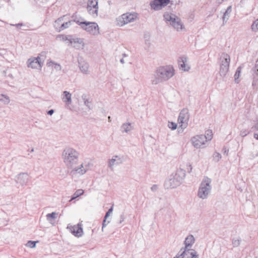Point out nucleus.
Masks as SVG:
<instances>
[{
	"mask_svg": "<svg viewBox=\"0 0 258 258\" xmlns=\"http://www.w3.org/2000/svg\"><path fill=\"white\" fill-rule=\"evenodd\" d=\"M174 75V70L171 66L158 67L151 77V82L153 85H157L167 81Z\"/></svg>",
	"mask_w": 258,
	"mask_h": 258,
	"instance_id": "f257e3e1",
	"label": "nucleus"
},
{
	"mask_svg": "<svg viewBox=\"0 0 258 258\" xmlns=\"http://www.w3.org/2000/svg\"><path fill=\"white\" fill-rule=\"evenodd\" d=\"M185 176V171L179 168L172 172L165 180L164 186L166 189L174 188L179 186Z\"/></svg>",
	"mask_w": 258,
	"mask_h": 258,
	"instance_id": "f03ea898",
	"label": "nucleus"
},
{
	"mask_svg": "<svg viewBox=\"0 0 258 258\" xmlns=\"http://www.w3.org/2000/svg\"><path fill=\"white\" fill-rule=\"evenodd\" d=\"M79 152L71 148H66L62 152V158L68 168H73L79 161Z\"/></svg>",
	"mask_w": 258,
	"mask_h": 258,
	"instance_id": "7ed1b4c3",
	"label": "nucleus"
},
{
	"mask_svg": "<svg viewBox=\"0 0 258 258\" xmlns=\"http://www.w3.org/2000/svg\"><path fill=\"white\" fill-rule=\"evenodd\" d=\"M211 179L207 177H204L200 184L198 191V197L202 200L207 199L210 195L212 190Z\"/></svg>",
	"mask_w": 258,
	"mask_h": 258,
	"instance_id": "20e7f679",
	"label": "nucleus"
},
{
	"mask_svg": "<svg viewBox=\"0 0 258 258\" xmlns=\"http://www.w3.org/2000/svg\"><path fill=\"white\" fill-rule=\"evenodd\" d=\"M164 18L167 22H169L177 31L185 30L184 26L181 19L174 14L166 13L164 14Z\"/></svg>",
	"mask_w": 258,
	"mask_h": 258,
	"instance_id": "39448f33",
	"label": "nucleus"
},
{
	"mask_svg": "<svg viewBox=\"0 0 258 258\" xmlns=\"http://www.w3.org/2000/svg\"><path fill=\"white\" fill-rule=\"evenodd\" d=\"M230 61V56L226 53H222L220 57L219 74L221 77H226L229 71Z\"/></svg>",
	"mask_w": 258,
	"mask_h": 258,
	"instance_id": "423d86ee",
	"label": "nucleus"
},
{
	"mask_svg": "<svg viewBox=\"0 0 258 258\" xmlns=\"http://www.w3.org/2000/svg\"><path fill=\"white\" fill-rule=\"evenodd\" d=\"M76 23L80 25L82 29L91 34L96 35L99 33V26L95 22H89L78 20L76 21Z\"/></svg>",
	"mask_w": 258,
	"mask_h": 258,
	"instance_id": "0eeeda50",
	"label": "nucleus"
},
{
	"mask_svg": "<svg viewBox=\"0 0 258 258\" xmlns=\"http://www.w3.org/2000/svg\"><path fill=\"white\" fill-rule=\"evenodd\" d=\"M137 17L136 13H125L117 17L116 19V25L122 27L129 23L134 21Z\"/></svg>",
	"mask_w": 258,
	"mask_h": 258,
	"instance_id": "6e6552de",
	"label": "nucleus"
},
{
	"mask_svg": "<svg viewBox=\"0 0 258 258\" xmlns=\"http://www.w3.org/2000/svg\"><path fill=\"white\" fill-rule=\"evenodd\" d=\"M189 115L188 110L186 109H183L179 113L178 121L180 124L181 129H178V132H182L183 130L185 128L188 124Z\"/></svg>",
	"mask_w": 258,
	"mask_h": 258,
	"instance_id": "1a4fd4ad",
	"label": "nucleus"
},
{
	"mask_svg": "<svg viewBox=\"0 0 258 258\" xmlns=\"http://www.w3.org/2000/svg\"><path fill=\"white\" fill-rule=\"evenodd\" d=\"M98 0H88L87 9L89 14L93 18L98 16Z\"/></svg>",
	"mask_w": 258,
	"mask_h": 258,
	"instance_id": "9d476101",
	"label": "nucleus"
},
{
	"mask_svg": "<svg viewBox=\"0 0 258 258\" xmlns=\"http://www.w3.org/2000/svg\"><path fill=\"white\" fill-rule=\"evenodd\" d=\"M170 3V0H152L150 2L151 10L158 11L161 10Z\"/></svg>",
	"mask_w": 258,
	"mask_h": 258,
	"instance_id": "9b49d317",
	"label": "nucleus"
},
{
	"mask_svg": "<svg viewBox=\"0 0 258 258\" xmlns=\"http://www.w3.org/2000/svg\"><path fill=\"white\" fill-rule=\"evenodd\" d=\"M191 142L194 147L202 148L206 142V138L203 135H197L191 138Z\"/></svg>",
	"mask_w": 258,
	"mask_h": 258,
	"instance_id": "f8f14e48",
	"label": "nucleus"
},
{
	"mask_svg": "<svg viewBox=\"0 0 258 258\" xmlns=\"http://www.w3.org/2000/svg\"><path fill=\"white\" fill-rule=\"evenodd\" d=\"M42 64L43 61L39 56L37 57L30 58L27 61L28 67L33 69H40L41 68Z\"/></svg>",
	"mask_w": 258,
	"mask_h": 258,
	"instance_id": "ddd939ff",
	"label": "nucleus"
},
{
	"mask_svg": "<svg viewBox=\"0 0 258 258\" xmlns=\"http://www.w3.org/2000/svg\"><path fill=\"white\" fill-rule=\"evenodd\" d=\"M72 170L70 172V174L73 176H77L78 175H82L84 174L88 170L87 166H84L83 164H81L79 166L73 167L71 168Z\"/></svg>",
	"mask_w": 258,
	"mask_h": 258,
	"instance_id": "4468645a",
	"label": "nucleus"
},
{
	"mask_svg": "<svg viewBox=\"0 0 258 258\" xmlns=\"http://www.w3.org/2000/svg\"><path fill=\"white\" fill-rule=\"evenodd\" d=\"M63 40H68L73 46L77 49H83L84 44L82 39L79 38H75L68 39L67 37L62 38Z\"/></svg>",
	"mask_w": 258,
	"mask_h": 258,
	"instance_id": "2eb2a0df",
	"label": "nucleus"
},
{
	"mask_svg": "<svg viewBox=\"0 0 258 258\" xmlns=\"http://www.w3.org/2000/svg\"><path fill=\"white\" fill-rule=\"evenodd\" d=\"M67 229L73 234L75 236H81L83 233V228L81 224H78L77 225L72 226L69 225Z\"/></svg>",
	"mask_w": 258,
	"mask_h": 258,
	"instance_id": "dca6fc26",
	"label": "nucleus"
},
{
	"mask_svg": "<svg viewBox=\"0 0 258 258\" xmlns=\"http://www.w3.org/2000/svg\"><path fill=\"white\" fill-rule=\"evenodd\" d=\"M182 254L184 258H199V255L195 250L190 248L182 247Z\"/></svg>",
	"mask_w": 258,
	"mask_h": 258,
	"instance_id": "f3484780",
	"label": "nucleus"
},
{
	"mask_svg": "<svg viewBox=\"0 0 258 258\" xmlns=\"http://www.w3.org/2000/svg\"><path fill=\"white\" fill-rule=\"evenodd\" d=\"M28 180V174L27 173L24 172L19 174L15 179L16 182L22 186L26 185Z\"/></svg>",
	"mask_w": 258,
	"mask_h": 258,
	"instance_id": "a211bd4d",
	"label": "nucleus"
},
{
	"mask_svg": "<svg viewBox=\"0 0 258 258\" xmlns=\"http://www.w3.org/2000/svg\"><path fill=\"white\" fill-rule=\"evenodd\" d=\"M123 162V160L121 158L118 156H114L112 157V159H109L108 161V167L113 169V166L114 165H118L121 164Z\"/></svg>",
	"mask_w": 258,
	"mask_h": 258,
	"instance_id": "6ab92c4d",
	"label": "nucleus"
},
{
	"mask_svg": "<svg viewBox=\"0 0 258 258\" xmlns=\"http://www.w3.org/2000/svg\"><path fill=\"white\" fill-rule=\"evenodd\" d=\"M79 67L81 71L85 74H89V63L83 59H80L78 60Z\"/></svg>",
	"mask_w": 258,
	"mask_h": 258,
	"instance_id": "aec40b11",
	"label": "nucleus"
},
{
	"mask_svg": "<svg viewBox=\"0 0 258 258\" xmlns=\"http://www.w3.org/2000/svg\"><path fill=\"white\" fill-rule=\"evenodd\" d=\"M62 100L63 102L67 105H69L72 103V95L71 94L67 91L63 92Z\"/></svg>",
	"mask_w": 258,
	"mask_h": 258,
	"instance_id": "412c9836",
	"label": "nucleus"
},
{
	"mask_svg": "<svg viewBox=\"0 0 258 258\" xmlns=\"http://www.w3.org/2000/svg\"><path fill=\"white\" fill-rule=\"evenodd\" d=\"M195 239L192 235H188L185 239L184 244L186 248H191L192 244L194 243Z\"/></svg>",
	"mask_w": 258,
	"mask_h": 258,
	"instance_id": "4be33fe9",
	"label": "nucleus"
},
{
	"mask_svg": "<svg viewBox=\"0 0 258 258\" xmlns=\"http://www.w3.org/2000/svg\"><path fill=\"white\" fill-rule=\"evenodd\" d=\"M187 59L186 57H181L178 60L179 66L184 71H188L189 69V67L185 64Z\"/></svg>",
	"mask_w": 258,
	"mask_h": 258,
	"instance_id": "5701e85b",
	"label": "nucleus"
},
{
	"mask_svg": "<svg viewBox=\"0 0 258 258\" xmlns=\"http://www.w3.org/2000/svg\"><path fill=\"white\" fill-rule=\"evenodd\" d=\"M133 128V126L129 122L123 123L120 127V130L122 133H127L132 130Z\"/></svg>",
	"mask_w": 258,
	"mask_h": 258,
	"instance_id": "b1692460",
	"label": "nucleus"
},
{
	"mask_svg": "<svg viewBox=\"0 0 258 258\" xmlns=\"http://www.w3.org/2000/svg\"><path fill=\"white\" fill-rule=\"evenodd\" d=\"M82 99L84 101V105L86 106L89 109L93 108L91 102L88 99V95L86 94H83L82 95Z\"/></svg>",
	"mask_w": 258,
	"mask_h": 258,
	"instance_id": "393cba45",
	"label": "nucleus"
},
{
	"mask_svg": "<svg viewBox=\"0 0 258 258\" xmlns=\"http://www.w3.org/2000/svg\"><path fill=\"white\" fill-rule=\"evenodd\" d=\"M76 21L77 20L69 21L66 23H62V24H61V26H60V27L59 28L58 31H61L69 28L72 25V23H73L74 22H76Z\"/></svg>",
	"mask_w": 258,
	"mask_h": 258,
	"instance_id": "a878e982",
	"label": "nucleus"
},
{
	"mask_svg": "<svg viewBox=\"0 0 258 258\" xmlns=\"http://www.w3.org/2000/svg\"><path fill=\"white\" fill-rule=\"evenodd\" d=\"M47 65L48 67H50L51 66H53L54 68L56 71H60L61 70V67L60 64L57 63L54 61H53L52 60H49L47 62Z\"/></svg>",
	"mask_w": 258,
	"mask_h": 258,
	"instance_id": "bb28decb",
	"label": "nucleus"
},
{
	"mask_svg": "<svg viewBox=\"0 0 258 258\" xmlns=\"http://www.w3.org/2000/svg\"><path fill=\"white\" fill-rule=\"evenodd\" d=\"M232 11V7L231 6L228 7L225 12L224 13L223 16V22H226L227 20L229 19L230 14L231 13Z\"/></svg>",
	"mask_w": 258,
	"mask_h": 258,
	"instance_id": "cd10ccee",
	"label": "nucleus"
},
{
	"mask_svg": "<svg viewBox=\"0 0 258 258\" xmlns=\"http://www.w3.org/2000/svg\"><path fill=\"white\" fill-rule=\"evenodd\" d=\"M0 101L5 105H7L10 102L9 97L5 94H0Z\"/></svg>",
	"mask_w": 258,
	"mask_h": 258,
	"instance_id": "c85d7f7f",
	"label": "nucleus"
},
{
	"mask_svg": "<svg viewBox=\"0 0 258 258\" xmlns=\"http://www.w3.org/2000/svg\"><path fill=\"white\" fill-rule=\"evenodd\" d=\"M241 70H242V67L241 66H239V67H238V68L237 69L236 71L235 72V74L234 75L235 82L236 83H238L240 82V80L239 79V78L240 76Z\"/></svg>",
	"mask_w": 258,
	"mask_h": 258,
	"instance_id": "c756f323",
	"label": "nucleus"
},
{
	"mask_svg": "<svg viewBox=\"0 0 258 258\" xmlns=\"http://www.w3.org/2000/svg\"><path fill=\"white\" fill-rule=\"evenodd\" d=\"M241 238L239 237H234L232 239V244L233 247L239 246L241 243Z\"/></svg>",
	"mask_w": 258,
	"mask_h": 258,
	"instance_id": "7c9ffc66",
	"label": "nucleus"
},
{
	"mask_svg": "<svg viewBox=\"0 0 258 258\" xmlns=\"http://www.w3.org/2000/svg\"><path fill=\"white\" fill-rule=\"evenodd\" d=\"M84 193V190L82 189H78L76 191V192L73 195L72 198L70 200V201L75 199L76 198L79 197L81 195H83Z\"/></svg>",
	"mask_w": 258,
	"mask_h": 258,
	"instance_id": "2f4dec72",
	"label": "nucleus"
},
{
	"mask_svg": "<svg viewBox=\"0 0 258 258\" xmlns=\"http://www.w3.org/2000/svg\"><path fill=\"white\" fill-rule=\"evenodd\" d=\"M61 24H62V18H58L57 20H56L54 24V27L58 31L59 28L61 26Z\"/></svg>",
	"mask_w": 258,
	"mask_h": 258,
	"instance_id": "473e14b6",
	"label": "nucleus"
},
{
	"mask_svg": "<svg viewBox=\"0 0 258 258\" xmlns=\"http://www.w3.org/2000/svg\"><path fill=\"white\" fill-rule=\"evenodd\" d=\"M221 155L217 152H215L213 155V159L214 161L217 162L221 159Z\"/></svg>",
	"mask_w": 258,
	"mask_h": 258,
	"instance_id": "72a5a7b5",
	"label": "nucleus"
},
{
	"mask_svg": "<svg viewBox=\"0 0 258 258\" xmlns=\"http://www.w3.org/2000/svg\"><path fill=\"white\" fill-rule=\"evenodd\" d=\"M212 132L211 130H208L206 132V135H204L206 138V142L211 140L212 138Z\"/></svg>",
	"mask_w": 258,
	"mask_h": 258,
	"instance_id": "f704fd0d",
	"label": "nucleus"
},
{
	"mask_svg": "<svg viewBox=\"0 0 258 258\" xmlns=\"http://www.w3.org/2000/svg\"><path fill=\"white\" fill-rule=\"evenodd\" d=\"M56 213L52 212L46 215V218L48 221H50L51 219H55L56 218Z\"/></svg>",
	"mask_w": 258,
	"mask_h": 258,
	"instance_id": "c9c22d12",
	"label": "nucleus"
},
{
	"mask_svg": "<svg viewBox=\"0 0 258 258\" xmlns=\"http://www.w3.org/2000/svg\"><path fill=\"white\" fill-rule=\"evenodd\" d=\"M251 29L254 31L258 30V19L255 20L251 25Z\"/></svg>",
	"mask_w": 258,
	"mask_h": 258,
	"instance_id": "e433bc0d",
	"label": "nucleus"
},
{
	"mask_svg": "<svg viewBox=\"0 0 258 258\" xmlns=\"http://www.w3.org/2000/svg\"><path fill=\"white\" fill-rule=\"evenodd\" d=\"M37 242L36 241H28L27 242V243H26V246L29 247H30V248H34L36 246V243Z\"/></svg>",
	"mask_w": 258,
	"mask_h": 258,
	"instance_id": "4c0bfd02",
	"label": "nucleus"
},
{
	"mask_svg": "<svg viewBox=\"0 0 258 258\" xmlns=\"http://www.w3.org/2000/svg\"><path fill=\"white\" fill-rule=\"evenodd\" d=\"M168 126L169 128L174 130L177 128V124L173 122H168Z\"/></svg>",
	"mask_w": 258,
	"mask_h": 258,
	"instance_id": "58836bf2",
	"label": "nucleus"
},
{
	"mask_svg": "<svg viewBox=\"0 0 258 258\" xmlns=\"http://www.w3.org/2000/svg\"><path fill=\"white\" fill-rule=\"evenodd\" d=\"M255 132L254 133V138L258 140V123H256L254 126Z\"/></svg>",
	"mask_w": 258,
	"mask_h": 258,
	"instance_id": "ea45409f",
	"label": "nucleus"
},
{
	"mask_svg": "<svg viewBox=\"0 0 258 258\" xmlns=\"http://www.w3.org/2000/svg\"><path fill=\"white\" fill-rule=\"evenodd\" d=\"M257 85H258V76L253 75L252 86L253 87H256Z\"/></svg>",
	"mask_w": 258,
	"mask_h": 258,
	"instance_id": "a19ab883",
	"label": "nucleus"
},
{
	"mask_svg": "<svg viewBox=\"0 0 258 258\" xmlns=\"http://www.w3.org/2000/svg\"><path fill=\"white\" fill-rule=\"evenodd\" d=\"M249 134V131L247 130L243 129L240 131V135L242 137H245L247 134Z\"/></svg>",
	"mask_w": 258,
	"mask_h": 258,
	"instance_id": "79ce46f5",
	"label": "nucleus"
},
{
	"mask_svg": "<svg viewBox=\"0 0 258 258\" xmlns=\"http://www.w3.org/2000/svg\"><path fill=\"white\" fill-rule=\"evenodd\" d=\"M113 211V207H111L108 210V211L105 214V219H107V218L110 216V215L111 214V213H112Z\"/></svg>",
	"mask_w": 258,
	"mask_h": 258,
	"instance_id": "37998d69",
	"label": "nucleus"
},
{
	"mask_svg": "<svg viewBox=\"0 0 258 258\" xmlns=\"http://www.w3.org/2000/svg\"><path fill=\"white\" fill-rule=\"evenodd\" d=\"M253 75L258 76V64H256L252 69Z\"/></svg>",
	"mask_w": 258,
	"mask_h": 258,
	"instance_id": "c03bdc74",
	"label": "nucleus"
},
{
	"mask_svg": "<svg viewBox=\"0 0 258 258\" xmlns=\"http://www.w3.org/2000/svg\"><path fill=\"white\" fill-rule=\"evenodd\" d=\"M173 258H184L182 254V250L181 249Z\"/></svg>",
	"mask_w": 258,
	"mask_h": 258,
	"instance_id": "a18cd8bd",
	"label": "nucleus"
},
{
	"mask_svg": "<svg viewBox=\"0 0 258 258\" xmlns=\"http://www.w3.org/2000/svg\"><path fill=\"white\" fill-rule=\"evenodd\" d=\"M109 223V221H108L107 223H106V219H105V218H104V220H103V223H102V230L103 231V229L106 226V225L107 224H108Z\"/></svg>",
	"mask_w": 258,
	"mask_h": 258,
	"instance_id": "49530a36",
	"label": "nucleus"
},
{
	"mask_svg": "<svg viewBox=\"0 0 258 258\" xmlns=\"http://www.w3.org/2000/svg\"><path fill=\"white\" fill-rule=\"evenodd\" d=\"M145 44L146 45V46H147V47H149L150 45V40H148V39H146V40H145Z\"/></svg>",
	"mask_w": 258,
	"mask_h": 258,
	"instance_id": "de8ad7c7",
	"label": "nucleus"
},
{
	"mask_svg": "<svg viewBox=\"0 0 258 258\" xmlns=\"http://www.w3.org/2000/svg\"><path fill=\"white\" fill-rule=\"evenodd\" d=\"M124 220V217L123 215H121L120 217L119 223H121Z\"/></svg>",
	"mask_w": 258,
	"mask_h": 258,
	"instance_id": "09e8293b",
	"label": "nucleus"
},
{
	"mask_svg": "<svg viewBox=\"0 0 258 258\" xmlns=\"http://www.w3.org/2000/svg\"><path fill=\"white\" fill-rule=\"evenodd\" d=\"M54 113V110L53 109H50L47 112V114L51 115Z\"/></svg>",
	"mask_w": 258,
	"mask_h": 258,
	"instance_id": "8fccbe9b",
	"label": "nucleus"
},
{
	"mask_svg": "<svg viewBox=\"0 0 258 258\" xmlns=\"http://www.w3.org/2000/svg\"><path fill=\"white\" fill-rule=\"evenodd\" d=\"M223 151L224 153L226 154L227 155L229 150L227 149L226 148H224L223 149Z\"/></svg>",
	"mask_w": 258,
	"mask_h": 258,
	"instance_id": "3c124183",
	"label": "nucleus"
},
{
	"mask_svg": "<svg viewBox=\"0 0 258 258\" xmlns=\"http://www.w3.org/2000/svg\"><path fill=\"white\" fill-rule=\"evenodd\" d=\"M120 62L121 63H122V64H123V63H124V59H123V58H121V59L120 60Z\"/></svg>",
	"mask_w": 258,
	"mask_h": 258,
	"instance_id": "603ef678",
	"label": "nucleus"
},
{
	"mask_svg": "<svg viewBox=\"0 0 258 258\" xmlns=\"http://www.w3.org/2000/svg\"><path fill=\"white\" fill-rule=\"evenodd\" d=\"M156 187H157V186H156V185H154L152 187L151 189H152V190H154V189L156 188Z\"/></svg>",
	"mask_w": 258,
	"mask_h": 258,
	"instance_id": "864d4df0",
	"label": "nucleus"
},
{
	"mask_svg": "<svg viewBox=\"0 0 258 258\" xmlns=\"http://www.w3.org/2000/svg\"><path fill=\"white\" fill-rule=\"evenodd\" d=\"M189 167L190 168V170L189 172H190L191 171V169H192V167H191V165L190 164L189 165Z\"/></svg>",
	"mask_w": 258,
	"mask_h": 258,
	"instance_id": "5fc2aeb1",
	"label": "nucleus"
},
{
	"mask_svg": "<svg viewBox=\"0 0 258 258\" xmlns=\"http://www.w3.org/2000/svg\"><path fill=\"white\" fill-rule=\"evenodd\" d=\"M15 25H16V26H22V24L19 23V24H16Z\"/></svg>",
	"mask_w": 258,
	"mask_h": 258,
	"instance_id": "6e6d98bb",
	"label": "nucleus"
},
{
	"mask_svg": "<svg viewBox=\"0 0 258 258\" xmlns=\"http://www.w3.org/2000/svg\"><path fill=\"white\" fill-rule=\"evenodd\" d=\"M122 55H123V57H126V55L125 53H123L122 54Z\"/></svg>",
	"mask_w": 258,
	"mask_h": 258,
	"instance_id": "4d7b16f0",
	"label": "nucleus"
},
{
	"mask_svg": "<svg viewBox=\"0 0 258 258\" xmlns=\"http://www.w3.org/2000/svg\"><path fill=\"white\" fill-rule=\"evenodd\" d=\"M33 151H34V149H32L31 150V152H33Z\"/></svg>",
	"mask_w": 258,
	"mask_h": 258,
	"instance_id": "13d9d810",
	"label": "nucleus"
},
{
	"mask_svg": "<svg viewBox=\"0 0 258 258\" xmlns=\"http://www.w3.org/2000/svg\"><path fill=\"white\" fill-rule=\"evenodd\" d=\"M108 119H109V120H110V116L108 117Z\"/></svg>",
	"mask_w": 258,
	"mask_h": 258,
	"instance_id": "bf43d9fd",
	"label": "nucleus"
}]
</instances>
